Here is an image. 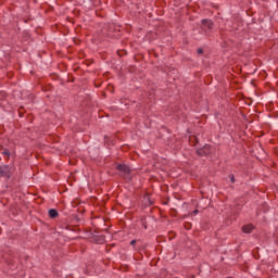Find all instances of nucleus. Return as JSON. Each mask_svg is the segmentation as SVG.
<instances>
[{
  "label": "nucleus",
  "mask_w": 278,
  "mask_h": 278,
  "mask_svg": "<svg viewBox=\"0 0 278 278\" xmlns=\"http://www.w3.org/2000/svg\"><path fill=\"white\" fill-rule=\"evenodd\" d=\"M136 240H132L131 242H130V244H131V247H136Z\"/></svg>",
  "instance_id": "11"
},
{
  "label": "nucleus",
  "mask_w": 278,
  "mask_h": 278,
  "mask_svg": "<svg viewBox=\"0 0 278 278\" xmlns=\"http://www.w3.org/2000/svg\"><path fill=\"white\" fill-rule=\"evenodd\" d=\"M198 155H207L210 153V146H205L204 148L197 151Z\"/></svg>",
  "instance_id": "4"
},
{
  "label": "nucleus",
  "mask_w": 278,
  "mask_h": 278,
  "mask_svg": "<svg viewBox=\"0 0 278 278\" xmlns=\"http://www.w3.org/2000/svg\"><path fill=\"white\" fill-rule=\"evenodd\" d=\"M214 27V23H212V21L210 20H202V31H204V34L207 36V34H210V31H212V28Z\"/></svg>",
  "instance_id": "3"
},
{
  "label": "nucleus",
  "mask_w": 278,
  "mask_h": 278,
  "mask_svg": "<svg viewBox=\"0 0 278 278\" xmlns=\"http://www.w3.org/2000/svg\"><path fill=\"white\" fill-rule=\"evenodd\" d=\"M121 177H124V179H130L131 178V168L125 164H117L116 166Z\"/></svg>",
  "instance_id": "1"
},
{
  "label": "nucleus",
  "mask_w": 278,
  "mask_h": 278,
  "mask_svg": "<svg viewBox=\"0 0 278 278\" xmlns=\"http://www.w3.org/2000/svg\"><path fill=\"white\" fill-rule=\"evenodd\" d=\"M50 218H58V211L55 208H51L49 211Z\"/></svg>",
  "instance_id": "6"
},
{
  "label": "nucleus",
  "mask_w": 278,
  "mask_h": 278,
  "mask_svg": "<svg viewBox=\"0 0 278 278\" xmlns=\"http://www.w3.org/2000/svg\"><path fill=\"white\" fill-rule=\"evenodd\" d=\"M229 179L231 184H236V177H233V175H229Z\"/></svg>",
  "instance_id": "7"
},
{
  "label": "nucleus",
  "mask_w": 278,
  "mask_h": 278,
  "mask_svg": "<svg viewBox=\"0 0 278 278\" xmlns=\"http://www.w3.org/2000/svg\"><path fill=\"white\" fill-rule=\"evenodd\" d=\"M2 153H3V155H10V151L9 150H4Z\"/></svg>",
  "instance_id": "8"
},
{
  "label": "nucleus",
  "mask_w": 278,
  "mask_h": 278,
  "mask_svg": "<svg viewBox=\"0 0 278 278\" xmlns=\"http://www.w3.org/2000/svg\"><path fill=\"white\" fill-rule=\"evenodd\" d=\"M12 173H14V168H12V166H10V165L0 166L1 177H4L5 179H10Z\"/></svg>",
  "instance_id": "2"
},
{
  "label": "nucleus",
  "mask_w": 278,
  "mask_h": 278,
  "mask_svg": "<svg viewBox=\"0 0 278 278\" xmlns=\"http://www.w3.org/2000/svg\"><path fill=\"white\" fill-rule=\"evenodd\" d=\"M193 216H197V214H199V210H195L191 213Z\"/></svg>",
  "instance_id": "10"
},
{
  "label": "nucleus",
  "mask_w": 278,
  "mask_h": 278,
  "mask_svg": "<svg viewBox=\"0 0 278 278\" xmlns=\"http://www.w3.org/2000/svg\"><path fill=\"white\" fill-rule=\"evenodd\" d=\"M198 53H199V55L203 54V49L199 48Z\"/></svg>",
  "instance_id": "9"
},
{
  "label": "nucleus",
  "mask_w": 278,
  "mask_h": 278,
  "mask_svg": "<svg viewBox=\"0 0 278 278\" xmlns=\"http://www.w3.org/2000/svg\"><path fill=\"white\" fill-rule=\"evenodd\" d=\"M105 142H110V137H104Z\"/></svg>",
  "instance_id": "12"
},
{
  "label": "nucleus",
  "mask_w": 278,
  "mask_h": 278,
  "mask_svg": "<svg viewBox=\"0 0 278 278\" xmlns=\"http://www.w3.org/2000/svg\"><path fill=\"white\" fill-rule=\"evenodd\" d=\"M243 233H251L253 231V225H245L242 227Z\"/></svg>",
  "instance_id": "5"
}]
</instances>
